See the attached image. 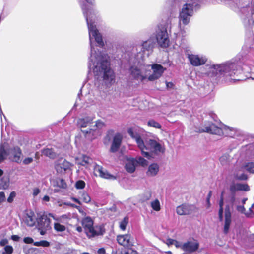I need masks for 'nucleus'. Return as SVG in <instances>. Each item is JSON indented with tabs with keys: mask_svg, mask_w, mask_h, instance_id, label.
I'll return each mask as SVG.
<instances>
[{
	"mask_svg": "<svg viewBox=\"0 0 254 254\" xmlns=\"http://www.w3.org/2000/svg\"><path fill=\"white\" fill-rule=\"evenodd\" d=\"M81 8L88 25L91 47L88 68L90 71L92 70L97 79H102L107 86L111 85L115 82V74L110 67L109 56L98 49L97 52L95 47V42L99 46L103 45L102 36L94 24L96 17V11L87 8L86 4L81 5Z\"/></svg>",
	"mask_w": 254,
	"mask_h": 254,
	"instance_id": "f257e3e1",
	"label": "nucleus"
},
{
	"mask_svg": "<svg viewBox=\"0 0 254 254\" xmlns=\"http://www.w3.org/2000/svg\"><path fill=\"white\" fill-rule=\"evenodd\" d=\"M241 70L238 63L231 60L220 64L209 65L207 74L211 77L218 76L221 82L231 84L239 80L235 76L240 73Z\"/></svg>",
	"mask_w": 254,
	"mask_h": 254,
	"instance_id": "f03ea898",
	"label": "nucleus"
},
{
	"mask_svg": "<svg viewBox=\"0 0 254 254\" xmlns=\"http://www.w3.org/2000/svg\"><path fill=\"white\" fill-rule=\"evenodd\" d=\"M127 133L135 140L144 157L150 159L152 157L151 153L155 154L164 153L165 148L156 141L153 139H145L143 134L134 130L132 128L127 130Z\"/></svg>",
	"mask_w": 254,
	"mask_h": 254,
	"instance_id": "7ed1b4c3",
	"label": "nucleus"
},
{
	"mask_svg": "<svg viewBox=\"0 0 254 254\" xmlns=\"http://www.w3.org/2000/svg\"><path fill=\"white\" fill-rule=\"evenodd\" d=\"M129 72L133 79L142 82L147 79V76L150 72V65L140 61L135 62L130 67Z\"/></svg>",
	"mask_w": 254,
	"mask_h": 254,
	"instance_id": "20e7f679",
	"label": "nucleus"
},
{
	"mask_svg": "<svg viewBox=\"0 0 254 254\" xmlns=\"http://www.w3.org/2000/svg\"><path fill=\"white\" fill-rule=\"evenodd\" d=\"M82 224L88 237L103 235L104 233L102 226H93V221L90 217H86L83 219Z\"/></svg>",
	"mask_w": 254,
	"mask_h": 254,
	"instance_id": "39448f33",
	"label": "nucleus"
},
{
	"mask_svg": "<svg viewBox=\"0 0 254 254\" xmlns=\"http://www.w3.org/2000/svg\"><path fill=\"white\" fill-rule=\"evenodd\" d=\"M239 14L245 25H248L253 23L252 15L254 13V3L251 2L248 4L239 7Z\"/></svg>",
	"mask_w": 254,
	"mask_h": 254,
	"instance_id": "423d86ee",
	"label": "nucleus"
},
{
	"mask_svg": "<svg viewBox=\"0 0 254 254\" xmlns=\"http://www.w3.org/2000/svg\"><path fill=\"white\" fill-rule=\"evenodd\" d=\"M244 170L250 173H254V162L245 163L241 167H237L234 171V177L237 180H245L247 176L244 173Z\"/></svg>",
	"mask_w": 254,
	"mask_h": 254,
	"instance_id": "0eeeda50",
	"label": "nucleus"
},
{
	"mask_svg": "<svg viewBox=\"0 0 254 254\" xmlns=\"http://www.w3.org/2000/svg\"><path fill=\"white\" fill-rule=\"evenodd\" d=\"M150 65V72L147 76V80L150 81H154L160 78L166 70V68L161 64H154Z\"/></svg>",
	"mask_w": 254,
	"mask_h": 254,
	"instance_id": "6e6552de",
	"label": "nucleus"
},
{
	"mask_svg": "<svg viewBox=\"0 0 254 254\" xmlns=\"http://www.w3.org/2000/svg\"><path fill=\"white\" fill-rule=\"evenodd\" d=\"M156 38L158 44L160 47L167 48L169 46L170 40L166 28L159 29L156 32Z\"/></svg>",
	"mask_w": 254,
	"mask_h": 254,
	"instance_id": "1a4fd4ad",
	"label": "nucleus"
},
{
	"mask_svg": "<svg viewBox=\"0 0 254 254\" xmlns=\"http://www.w3.org/2000/svg\"><path fill=\"white\" fill-rule=\"evenodd\" d=\"M198 211V208L194 205L183 204L176 208V213L179 215H193Z\"/></svg>",
	"mask_w": 254,
	"mask_h": 254,
	"instance_id": "9d476101",
	"label": "nucleus"
},
{
	"mask_svg": "<svg viewBox=\"0 0 254 254\" xmlns=\"http://www.w3.org/2000/svg\"><path fill=\"white\" fill-rule=\"evenodd\" d=\"M188 58L191 64L194 66H199L204 64L207 58L203 55L187 54Z\"/></svg>",
	"mask_w": 254,
	"mask_h": 254,
	"instance_id": "9b49d317",
	"label": "nucleus"
},
{
	"mask_svg": "<svg viewBox=\"0 0 254 254\" xmlns=\"http://www.w3.org/2000/svg\"><path fill=\"white\" fill-rule=\"evenodd\" d=\"M181 246V249L186 254H191L197 251L199 244L197 240H192L184 243Z\"/></svg>",
	"mask_w": 254,
	"mask_h": 254,
	"instance_id": "f8f14e48",
	"label": "nucleus"
},
{
	"mask_svg": "<svg viewBox=\"0 0 254 254\" xmlns=\"http://www.w3.org/2000/svg\"><path fill=\"white\" fill-rule=\"evenodd\" d=\"M37 227L38 228L50 229L51 221L48 217L47 213L45 212L38 214V217L36 218Z\"/></svg>",
	"mask_w": 254,
	"mask_h": 254,
	"instance_id": "ddd939ff",
	"label": "nucleus"
},
{
	"mask_svg": "<svg viewBox=\"0 0 254 254\" xmlns=\"http://www.w3.org/2000/svg\"><path fill=\"white\" fill-rule=\"evenodd\" d=\"M104 126V123L102 121L98 120L92 128H90L89 130H82V131L87 139L92 140L95 137L97 132L96 130L97 129L102 128Z\"/></svg>",
	"mask_w": 254,
	"mask_h": 254,
	"instance_id": "4468645a",
	"label": "nucleus"
},
{
	"mask_svg": "<svg viewBox=\"0 0 254 254\" xmlns=\"http://www.w3.org/2000/svg\"><path fill=\"white\" fill-rule=\"evenodd\" d=\"M117 240L120 245L125 247L129 248L133 245V238L130 234L118 235Z\"/></svg>",
	"mask_w": 254,
	"mask_h": 254,
	"instance_id": "2eb2a0df",
	"label": "nucleus"
},
{
	"mask_svg": "<svg viewBox=\"0 0 254 254\" xmlns=\"http://www.w3.org/2000/svg\"><path fill=\"white\" fill-rule=\"evenodd\" d=\"M71 164L65 159L59 160L55 164V169L58 173H64L70 170Z\"/></svg>",
	"mask_w": 254,
	"mask_h": 254,
	"instance_id": "dca6fc26",
	"label": "nucleus"
},
{
	"mask_svg": "<svg viewBox=\"0 0 254 254\" xmlns=\"http://www.w3.org/2000/svg\"><path fill=\"white\" fill-rule=\"evenodd\" d=\"M123 140V135L120 133H116L113 139L110 151L113 153L116 152L119 149Z\"/></svg>",
	"mask_w": 254,
	"mask_h": 254,
	"instance_id": "f3484780",
	"label": "nucleus"
},
{
	"mask_svg": "<svg viewBox=\"0 0 254 254\" xmlns=\"http://www.w3.org/2000/svg\"><path fill=\"white\" fill-rule=\"evenodd\" d=\"M94 173L96 175L110 180H115L116 177L108 173L106 170L99 165H96L94 167Z\"/></svg>",
	"mask_w": 254,
	"mask_h": 254,
	"instance_id": "a211bd4d",
	"label": "nucleus"
},
{
	"mask_svg": "<svg viewBox=\"0 0 254 254\" xmlns=\"http://www.w3.org/2000/svg\"><path fill=\"white\" fill-rule=\"evenodd\" d=\"M154 45V42L153 40L151 38H149L148 40L144 41L141 45H137L136 49L137 50H140L143 53L145 52H151Z\"/></svg>",
	"mask_w": 254,
	"mask_h": 254,
	"instance_id": "6ab92c4d",
	"label": "nucleus"
},
{
	"mask_svg": "<svg viewBox=\"0 0 254 254\" xmlns=\"http://www.w3.org/2000/svg\"><path fill=\"white\" fill-rule=\"evenodd\" d=\"M200 131L206 132L219 135H221L224 134L223 129L213 124L205 126L204 128L200 130Z\"/></svg>",
	"mask_w": 254,
	"mask_h": 254,
	"instance_id": "aec40b11",
	"label": "nucleus"
},
{
	"mask_svg": "<svg viewBox=\"0 0 254 254\" xmlns=\"http://www.w3.org/2000/svg\"><path fill=\"white\" fill-rule=\"evenodd\" d=\"M9 155L10 158L12 161L17 163H19L21 162L22 152L20 148L18 147H15L11 149L9 152Z\"/></svg>",
	"mask_w": 254,
	"mask_h": 254,
	"instance_id": "412c9836",
	"label": "nucleus"
},
{
	"mask_svg": "<svg viewBox=\"0 0 254 254\" xmlns=\"http://www.w3.org/2000/svg\"><path fill=\"white\" fill-rule=\"evenodd\" d=\"M23 222L29 227L33 226L36 223V218L34 212L30 211L25 214L23 217Z\"/></svg>",
	"mask_w": 254,
	"mask_h": 254,
	"instance_id": "4be33fe9",
	"label": "nucleus"
},
{
	"mask_svg": "<svg viewBox=\"0 0 254 254\" xmlns=\"http://www.w3.org/2000/svg\"><path fill=\"white\" fill-rule=\"evenodd\" d=\"M231 223V214L229 206H227L225 210V224L224 227V232L227 234L229 231Z\"/></svg>",
	"mask_w": 254,
	"mask_h": 254,
	"instance_id": "5701e85b",
	"label": "nucleus"
},
{
	"mask_svg": "<svg viewBox=\"0 0 254 254\" xmlns=\"http://www.w3.org/2000/svg\"><path fill=\"white\" fill-rule=\"evenodd\" d=\"M93 120V117L90 116L80 118L77 121V125L81 128L86 127L92 123Z\"/></svg>",
	"mask_w": 254,
	"mask_h": 254,
	"instance_id": "b1692460",
	"label": "nucleus"
},
{
	"mask_svg": "<svg viewBox=\"0 0 254 254\" xmlns=\"http://www.w3.org/2000/svg\"><path fill=\"white\" fill-rule=\"evenodd\" d=\"M249 187L247 184L237 183L233 184L230 187V190L234 192L237 190L248 191Z\"/></svg>",
	"mask_w": 254,
	"mask_h": 254,
	"instance_id": "393cba45",
	"label": "nucleus"
},
{
	"mask_svg": "<svg viewBox=\"0 0 254 254\" xmlns=\"http://www.w3.org/2000/svg\"><path fill=\"white\" fill-rule=\"evenodd\" d=\"M159 169V167L157 164L152 163L149 166L146 174L150 177L155 176L157 174Z\"/></svg>",
	"mask_w": 254,
	"mask_h": 254,
	"instance_id": "a878e982",
	"label": "nucleus"
},
{
	"mask_svg": "<svg viewBox=\"0 0 254 254\" xmlns=\"http://www.w3.org/2000/svg\"><path fill=\"white\" fill-rule=\"evenodd\" d=\"M7 144L6 142H1L0 145V163L3 161L8 155L6 151Z\"/></svg>",
	"mask_w": 254,
	"mask_h": 254,
	"instance_id": "bb28decb",
	"label": "nucleus"
},
{
	"mask_svg": "<svg viewBox=\"0 0 254 254\" xmlns=\"http://www.w3.org/2000/svg\"><path fill=\"white\" fill-rule=\"evenodd\" d=\"M136 165L134 159L129 160L126 164V170L129 173H132L135 171Z\"/></svg>",
	"mask_w": 254,
	"mask_h": 254,
	"instance_id": "cd10ccee",
	"label": "nucleus"
},
{
	"mask_svg": "<svg viewBox=\"0 0 254 254\" xmlns=\"http://www.w3.org/2000/svg\"><path fill=\"white\" fill-rule=\"evenodd\" d=\"M42 153L43 155L53 159L55 158L57 155V153L52 148L44 149L42 151Z\"/></svg>",
	"mask_w": 254,
	"mask_h": 254,
	"instance_id": "c85d7f7f",
	"label": "nucleus"
},
{
	"mask_svg": "<svg viewBox=\"0 0 254 254\" xmlns=\"http://www.w3.org/2000/svg\"><path fill=\"white\" fill-rule=\"evenodd\" d=\"M151 208L155 211H159L161 209V205L158 199H156L150 202Z\"/></svg>",
	"mask_w": 254,
	"mask_h": 254,
	"instance_id": "c756f323",
	"label": "nucleus"
},
{
	"mask_svg": "<svg viewBox=\"0 0 254 254\" xmlns=\"http://www.w3.org/2000/svg\"><path fill=\"white\" fill-rule=\"evenodd\" d=\"M80 198L82 200L83 202L86 203H88L91 201V197L85 191L80 192Z\"/></svg>",
	"mask_w": 254,
	"mask_h": 254,
	"instance_id": "7c9ffc66",
	"label": "nucleus"
},
{
	"mask_svg": "<svg viewBox=\"0 0 254 254\" xmlns=\"http://www.w3.org/2000/svg\"><path fill=\"white\" fill-rule=\"evenodd\" d=\"M152 197V192L151 190H146L141 195V200L143 202L149 200Z\"/></svg>",
	"mask_w": 254,
	"mask_h": 254,
	"instance_id": "2f4dec72",
	"label": "nucleus"
},
{
	"mask_svg": "<svg viewBox=\"0 0 254 254\" xmlns=\"http://www.w3.org/2000/svg\"><path fill=\"white\" fill-rule=\"evenodd\" d=\"M134 160L135 161L136 165L139 164L142 166L147 165V161L141 157H137L136 159H134Z\"/></svg>",
	"mask_w": 254,
	"mask_h": 254,
	"instance_id": "473e14b6",
	"label": "nucleus"
},
{
	"mask_svg": "<svg viewBox=\"0 0 254 254\" xmlns=\"http://www.w3.org/2000/svg\"><path fill=\"white\" fill-rule=\"evenodd\" d=\"M147 125L155 128L160 129L161 125L154 120H150L147 122Z\"/></svg>",
	"mask_w": 254,
	"mask_h": 254,
	"instance_id": "72a5a7b5",
	"label": "nucleus"
},
{
	"mask_svg": "<svg viewBox=\"0 0 254 254\" xmlns=\"http://www.w3.org/2000/svg\"><path fill=\"white\" fill-rule=\"evenodd\" d=\"M128 218L127 217H125L123 219L122 221H121L120 223V228L123 230L125 231L126 229V227L128 223Z\"/></svg>",
	"mask_w": 254,
	"mask_h": 254,
	"instance_id": "f704fd0d",
	"label": "nucleus"
},
{
	"mask_svg": "<svg viewBox=\"0 0 254 254\" xmlns=\"http://www.w3.org/2000/svg\"><path fill=\"white\" fill-rule=\"evenodd\" d=\"M0 187L4 190L7 189L9 186V180L8 179L2 178L0 183Z\"/></svg>",
	"mask_w": 254,
	"mask_h": 254,
	"instance_id": "c9c22d12",
	"label": "nucleus"
},
{
	"mask_svg": "<svg viewBox=\"0 0 254 254\" xmlns=\"http://www.w3.org/2000/svg\"><path fill=\"white\" fill-rule=\"evenodd\" d=\"M54 229L57 232H64L65 230L66 227L65 226L60 224L59 223H55L54 225Z\"/></svg>",
	"mask_w": 254,
	"mask_h": 254,
	"instance_id": "e433bc0d",
	"label": "nucleus"
},
{
	"mask_svg": "<svg viewBox=\"0 0 254 254\" xmlns=\"http://www.w3.org/2000/svg\"><path fill=\"white\" fill-rule=\"evenodd\" d=\"M219 218L220 221H222L223 220V198L222 197L219 201Z\"/></svg>",
	"mask_w": 254,
	"mask_h": 254,
	"instance_id": "4c0bfd02",
	"label": "nucleus"
},
{
	"mask_svg": "<svg viewBox=\"0 0 254 254\" xmlns=\"http://www.w3.org/2000/svg\"><path fill=\"white\" fill-rule=\"evenodd\" d=\"M90 160V159L88 157L86 156H83L82 157V160H78L77 163L82 166H86L87 164L89 163Z\"/></svg>",
	"mask_w": 254,
	"mask_h": 254,
	"instance_id": "58836bf2",
	"label": "nucleus"
},
{
	"mask_svg": "<svg viewBox=\"0 0 254 254\" xmlns=\"http://www.w3.org/2000/svg\"><path fill=\"white\" fill-rule=\"evenodd\" d=\"M34 245L36 246L49 247L50 246V243L47 241L42 240L34 242Z\"/></svg>",
	"mask_w": 254,
	"mask_h": 254,
	"instance_id": "ea45409f",
	"label": "nucleus"
},
{
	"mask_svg": "<svg viewBox=\"0 0 254 254\" xmlns=\"http://www.w3.org/2000/svg\"><path fill=\"white\" fill-rule=\"evenodd\" d=\"M85 186V183L82 180L77 181L75 184V187L77 189H83Z\"/></svg>",
	"mask_w": 254,
	"mask_h": 254,
	"instance_id": "a19ab883",
	"label": "nucleus"
},
{
	"mask_svg": "<svg viewBox=\"0 0 254 254\" xmlns=\"http://www.w3.org/2000/svg\"><path fill=\"white\" fill-rule=\"evenodd\" d=\"M13 249L12 246L7 245L4 248V251L2 254H11L13 252Z\"/></svg>",
	"mask_w": 254,
	"mask_h": 254,
	"instance_id": "79ce46f5",
	"label": "nucleus"
},
{
	"mask_svg": "<svg viewBox=\"0 0 254 254\" xmlns=\"http://www.w3.org/2000/svg\"><path fill=\"white\" fill-rule=\"evenodd\" d=\"M58 186L62 188L65 189L67 187L66 183L64 180L61 179L57 182Z\"/></svg>",
	"mask_w": 254,
	"mask_h": 254,
	"instance_id": "37998d69",
	"label": "nucleus"
},
{
	"mask_svg": "<svg viewBox=\"0 0 254 254\" xmlns=\"http://www.w3.org/2000/svg\"><path fill=\"white\" fill-rule=\"evenodd\" d=\"M16 196V193L15 191H12L10 193L9 197L7 198V201L9 203L13 202L14 198Z\"/></svg>",
	"mask_w": 254,
	"mask_h": 254,
	"instance_id": "c03bdc74",
	"label": "nucleus"
},
{
	"mask_svg": "<svg viewBox=\"0 0 254 254\" xmlns=\"http://www.w3.org/2000/svg\"><path fill=\"white\" fill-rule=\"evenodd\" d=\"M47 215H48V217L50 218V217H52L53 218L54 220H56V221H60L61 220L62 218H65L66 217V215H62V216H61L59 218H57V217H56L53 214H51V213H48L47 214Z\"/></svg>",
	"mask_w": 254,
	"mask_h": 254,
	"instance_id": "a18cd8bd",
	"label": "nucleus"
},
{
	"mask_svg": "<svg viewBox=\"0 0 254 254\" xmlns=\"http://www.w3.org/2000/svg\"><path fill=\"white\" fill-rule=\"evenodd\" d=\"M228 159V156L227 155H223L220 158V161L222 164H225Z\"/></svg>",
	"mask_w": 254,
	"mask_h": 254,
	"instance_id": "49530a36",
	"label": "nucleus"
},
{
	"mask_svg": "<svg viewBox=\"0 0 254 254\" xmlns=\"http://www.w3.org/2000/svg\"><path fill=\"white\" fill-rule=\"evenodd\" d=\"M33 160L32 158L27 157L23 161V163L25 165H27L31 163L33 161Z\"/></svg>",
	"mask_w": 254,
	"mask_h": 254,
	"instance_id": "de8ad7c7",
	"label": "nucleus"
},
{
	"mask_svg": "<svg viewBox=\"0 0 254 254\" xmlns=\"http://www.w3.org/2000/svg\"><path fill=\"white\" fill-rule=\"evenodd\" d=\"M23 241L26 244H31L33 242V240L32 238L27 237L24 238Z\"/></svg>",
	"mask_w": 254,
	"mask_h": 254,
	"instance_id": "09e8293b",
	"label": "nucleus"
},
{
	"mask_svg": "<svg viewBox=\"0 0 254 254\" xmlns=\"http://www.w3.org/2000/svg\"><path fill=\"white\" fill-rule=\"evenodd\" d=\"M5 200V193L3 191L0 192V202H3Z\"/></svg>",
	"mask_w": 254,
	"mask_h": 254,
	"instance_id": "8fccbe9b",
	"label": "nucleus"
},
{
	"mask_svg": "<svg viewBox=\"0 0 254 254\" xmlns=\"http://www.w3.org/2000/svg\"><path fill=\"white\" fill-rule=\"evenodd\" d=\"M211 196V191H210L209 192V193L207 196V198H206V202H207V204L208 207H209L211 205V203H210V201Z\"/></svg>",
	"mask_w": 254,
	"mask_h": 254,
	"instance_id": "3c124183",
	"label": "nucleus"
},
{
	"mask_svg": "<svg viewBox=\"0 0 254 254\" xmlns=\"http://www.w3.org/2000/svg\"><path fill=\"white\" fill-rule=\"evenodd\" d=\"M40 192L39 189L37 188H34L33 190V195L34 196H37Z\"/></svg>",
	"mask_w": 254,
	"mask_h": 254,
	"instance_id": "603ef678",
	"label": "nucleus"
},
{
	"mask_svg": "<svg viewBox=\"0 0 254 254\" xmlns=\"http://www.w3.org/2000/svg\"><path fill=\"white\" fill-rule=\"evenodd\" d=\"M125 254H138V253L136 251L129 249L125 253Z\"/></svg>",
	"mask_w": 254,
	"mask_h": 254,
	"instance_id": "864d4df0",
	"label": "nucleus"
},
{
	"mask_svg": "<svg viewBox=\"0 0 254 254\" xmlns=\"http://www.w3.org/2000/svg\"><path fill=\"white\" fill-rule=\"evenodd\" d=\"M75 208H76L78 211L82 215H84L85 214V212H84V211L82 209V208L79 206H77V205H76L75 206Z\"/></svg>",
	"mask_w": 254,
	"mask_h": 254,
	"instance_id": "5fc2aeb1",
	"label": "nucleus"
},
{
	"mask_svg": "<svg viewBox=\"0 0 254 254\" xmlns=\"http://www.w3.org/2000/svg\"><path fill=\"white\" fill-rule=\"evenodd\" d=\"M237 209L238 211L241 212L242 213H244V212L245 210V209L243 206H237Z\"/></svg>",
	"mask_w": 254,
	"mask_h": 254,
	"instance_id": "6e6d98bb",
	"label": "nucleus"
},
{
	"mask_svg": "<svg viewBox=\"0 0 254 254\" xmlns=\"http://www.w3.org/2000/svg\"><path fill=\"white\" fill-rule=\"evenodd\" d=\"M98 254H105V250L104 248H102L98 249L97 251Z\"/></svg>",
	"mask_w": 254,
	"mask_h": 254,
	"instance_id": "4d7b16f0",
	"label": "nucleus"
},
{
	"mask_svg": "<svg viewBox=\"0 0 254 254\" xmlns=\"http://www.w3.org/2000/svg\"><path fill=\"white\" fill-rule=\"evenodd\" d=\"M8 243V241L6 239H3L1 240L0 242V245L2 246H5L7 243Z\"/></svg>",
	"mask_w": 254,
	"mask_h": 254,
	"instance_id": "13d9d810",
	"label": "nucleus"
},
{
	"mask_svg": "<svg viewBox=\"0 0 254 254\" xmlns=\"http://www.w3.org/2000/svg\"><path fill=\"white\" fill-rule=\"evenodd\" d=\"M71 200H72L74 202L81 205V201L79 200V199L78 198H76L75 197H71Z\"/></svg>",
	"mask_w": 254,
	"mask_h": 254,
	"instance_id": "bf43d9fd",
	"label": "nucleus"
},
{
	"mask_svg": "<svg viewBox=\"0 0 254 254\" xmlns=\"http://www.w3.org/2000/svg\"><path fill=\"white\" fill-rule=\"evenodd\" d=\"M20 237L17 235H12L11 236V239L13 241H18Z\"/></svg>",
	"mask_w": 254,
	"mask_h": 254,
	"instance_id": "052dcab7",
	"label": "nucleus"
},
{
	"mask_svg": "<svg viewBox=\"0 0 254 254\" xmlns=\"http://www.w3.org/2000/svg\"><path fill=\"white\" fill-rule=\"evenodd\" d=\"M38 229L40 230V233L42 235H44L46 233V231L48 230V229H42V228H38Z\"/></svg>",
	"mask_w": 254,
	"mask_h": 254,
	"instance_id": "680f3d73",
	"label": "nucleus"
},
{
	"mask_svg": "<svg viewBox=\"0 0 254 254\" xmlns=\"http://www.w3.org/2000/svg\"><path fill=\"white\" fill-rule=\"evenodd\" d=\"M175 246L177 248H180L181 249V246L183 244H180V243H179L178 242L175 241V243H174Z\"/></svg>",
	"mask_w": 254,
	"mask_h": 254,
	"instance_id": "e2e57ef3",
	"label": "nucleus"
},
{
	"mask_svg": "<svg viewBox=\"0 0 254 254\" xmlns=\"http://www.w3.org/2000/svg\"><path fill=\"white\" fill-rule=\"evenodd\" d=\"M85 1H86L87 3L91 4L94 5L95 4V0H84Z\"/></svg>",
	"mask_w": 254,
	"mask_h": 254,
	"instance_id": "0e129e2a",
	"label": "nucleus"
},
{
	"mask_svg": "<svg viewBox=\"0 0 254 254\" xmlns=\"http://www.w3.org/2000/svg\"><path fill=\"white\" fill-rule=\"evenodd\" d=\"M43 200L44 201L48 202L50 200V197L48 195H45L43 197Z\"/></svg>",
	"mask_w": 254,
	"mask_h": 254,
	"instance_id": "69168bd1",
	"label": "nucleus"
},
{
	"mask_svg": "<svg viewBox=\"0 0 254 254\" xmlns=\"http://www.w3.org/2000/svg\"><path fill=\"white\" fill-rule=\"evenodd\" d=\"M173 84L171 82H166V86L167 88H171L173 86Z\"/></svg>",
	"mask_w": 254,
	"mask_h": 254,
	"instance_id": "338daca9",
	"label": "nucleus"
},
{
	"mask_svg": "<svg viewBox=\"0 0 254 254\" xmlns=\"http://www.w3.org/2000/svg\"><path fill=\"white\" fill-rule=\"evenodd\" d=\"M76 230L78 232H81L82 231V228L80 226H77L76 228Z\"/></svg>",
	"mask_w": 254,
	"mask_h": 254,
	"instance_id": "774afa93",
	"label": "nucleus"
}]
</instances>
